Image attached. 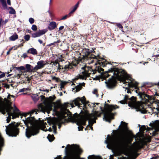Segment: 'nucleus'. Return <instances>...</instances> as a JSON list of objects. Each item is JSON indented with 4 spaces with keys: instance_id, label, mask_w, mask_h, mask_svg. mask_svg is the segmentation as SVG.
<instances>
[{
    "instance_id": "1",
    "label": "nucleus",
    "mask_w": 159,
    "mask_h": 159,
    "mask_svg": "<svg viewBox=\"0 0 159 159\" xmlns=\"http://www.w3.org/2000/svg\"><path fill=\"white\" fill-rule=\"evenodd\" d=\"M96 70L98 72L101 73L100 79L102 81L103 80H106L105 83L106 86L110 89H114L116 86V77L120 76L122 74L121 73H124V70L115 67L111 68L105 72H103L104 69L98 66Z\"/></svg>"
},
{
    "instance_id": "2",
    "label": "nucleus",
    "mask_w": 159,
    "mask_h": 159,
    "mask_svg": "<svg viewBox=\"0 0 159 159\" xmlns=\"http://www.w3.org/2000/svg\"><path fill=\"white\" fill-rule=\"evenodd\" d=\"M41 101L38 105V110L37 109H33L27 112L23 113L22 116L25 117H26L27 115L30 114L31 115L34 112L35 114H37V111L42 112L45 113L47 112L48 114L52 109V107H54V111H56L57 108H60L61 110L66 107V104L65 103V105H62L60 101V100H57L56 102H53V100H41Z\"/></svg>"
},
{
    "instance_id": "3",
    "label": "nucleus",
    "mask_w": 159,
    "mask_h": 159,
    "mask_svg": "<svg viewBox=\"0 0 159 159\" xmlns=\"http://www.w3.org/2000/svg\"><path fill=\"white\" fill-rule=\"evenodd\" d=\"M104 108L100 107L102 112L104 113L103 119L106 121L110 123L111 119H113L114 114L111 112V111L116 108H119V106L116 105H110L106 103V102H105L103 104Z\"/></svg>"
},
{
    "instance_id": "4",
    "label": "nucleus",
    "mask_w": 159,
    "mask_h": 159,
    "mask_svg": "<svg viewBox=\"0 0 159 159\" xmlns=\"http://www.w3.org/2000/svg\"><path fill=\"white\" fill-rule=\"evenodd\" d=\"M85 117L89 120L88 125H93L94 123H96V120L92 118L91 115L88 113L85 110L84 111L81 110L79 114L73 118V122H76V125H79L84 122Z\"/></svg>"
},
{
    "instance_id": "5",
    "label": "nucleus",
    "mask_w": 159,
    "mask_h": 159,
    "mask_svg": "<svg viewBox=\"0 0 159 159\" xmlns=\"http://www.w3.org/2000/svg\"><path fill=\"white\" fill-rule=\"evenodd\" d=\"M15 122H13L7 126L6 125V132L9 136L16 137L18 134L19 129L17 128L18 124H15Z\"/></svg>"
},
{
    "instance_id": "6",
    "label": "nucleus",
    "mask_w": 159,
    "mask_h": 159,
    "mask_svg": "<svg viewBox=\"0 0 159 159\" xmlns=\"http://www.w3.org/2000/svg\"><path fill=\"white\" fill-rule=\"evenodd\" d=\"M24 122L27 127L25 129V136L28 139L30 138L32 135H34L37 134L39 132V130L37 127L33 125H30L29 127L28 124L29 123L26 122V120L23 119L22 120Z\"/></svg>"
},
{
    "instance_id": "7",
    "label": "nucleus",
    "mask_w": 159,
    "mask_h": 159,
    "mask_svg": "<svg viewBox=\"0 0 159 159\" xmlns=\"http://www.w3.org/2000/svg\"><path fill=\"white\" fill-rule=\"evenodd\" d=\"M128 103V106L132 109H135L136 111H140L142 114H145L146 111L145 110L141 111V108H143V102L141 101H137V100H130Z\"/></svg>"
},
{
    "instance_id": "8",
    "label": "nucleus",
    "mask_w": 159,
    "mask_h": 159,
    "mask_svg": "<svg viewBox=\"0 0 159 159\" xmlns=\"http://www.w3.org/2000/svg\"><path fill=\"white\" fill-rule=\"evenodd\" d=\"M5 101L4 103L6 106V109L7 114H8L9 116H11L13 114V112H11V110L13 107L11 106V102L10 101V100H4Z\"/></svg>"
},
{
    "instance_id": "9",
    "label": "nucleus",
    "mask_w": 159,
    "mask_h": 159,
    "mask_svg": "<svg viewBox=\"0 0 159 159\" xmlns=\"http://www.w3.org/2000/svg\"><path fill=\"white\" fill-rule=\"evenodd\" d=\"M89 76V73L85 70L82 72L81 74L79 75L78 76H77L76 77L73 79L72 80L74 82H76L75 81L79 79L86 80L87 78Z\"/></svg>"
},
{
    "instance_id": "10",
    "label": "nucleus",
    "mask_w": 159,
    "mask_h": 159,
    "mask_svg": "<svg viewBox=\"0 0 159 159\" xmlns=\"http://www.w3.org/2000/svg\"><path fill=\"white\" fill-rule=\"evenodd\" d=\"M31 116L30 115L29 117H27V118L25 117V119H24V120H26V122L30 124V125H33L37 127L36 124L37 120L35 119L34 116L31 117Z\"/></svg>"
},
{
    "instance_id": "11",
    "label": "nucleus",
    "mask_w": 159,
    "mask_h": 159,
    "mask_svg": "<svg viewBox=\"0 0 159 159\" xmlns=\"http://www.w3.org/2000/svg\"><path fill=\"white\" fill-rule=\"evenodd\" d=\"M47 31V29L39 30L35 33L32 34V37L34 38L40 37V36L44 34Z\"/></svg>"
},
{
    "instance_id": "12",
    "label": "nucleus",
    "mask_w": 159,
    "mask_h": 159,
    "mask_svg": "<svg viewBox=\"0 0 159 159\" xmlns=\"http://www.w3.org/2000/svg\"><path fill=\"white\" fill-rule=\"evenodd\" d=\"M139 98L141 99H155L154 98H151L149 95L145 93L144 92H139L138 94Z\"/></svg>"
},
{
    "instance_id": "13",
    "label": "nucleus",
    "mask_w": 159,
    "mask_h": 159,
    "mask_svg": "<svg viewBox=\"0 0 159 159\" xmlns=\"http://www.w3.org/2000/svg\"><path fill=\"white\" fill-rule=\"evenodd\" d=\"M47 62L44 61L43 60H40L38 61L37 62V65L36 66L34 67V70L36 71L38 69H40L44 67V66L46 64Z\"/></svg>"
},
{
    "instance_id": "14",
    "label": "nucleus",
    "mask_w": 159,
    "mask_h": 159,
    "mask_svg": "<svg viewBox=\"0 0 159 159\" xmlns=\"http://www.w3.org/2000/svg\"><path fill=\"white\" fill-rule=\"evenodd\" d=\"M76 84L78 85L75 88H73L72 90L74 93L80 91L81 89L82 86H84L85 85V83L84 82L77 83Z\"/></svg>"
},
{
    "instance_id": "15",
    "label": "nucleus",
    "mask_w": 159,
    "mask_h": 159,
    "mask_svg": "<svg viewBox=\"0 0 159 159\" xmlns=\"http://www.w3.org/2000/svg\"><path fill=\"white\" fill-rule=\"evenodd\" d=\"M86 100H73V102H74L75 105L76 106L78 107V108H80L81 104H83V107L85 106L84 103H85V101Z\"/></svg>"
},
{
    "instance_id": "16",
    "label": "nucleus",
    "mask_w": 159,
    "mask_h": 159,
    "mask_svg": "<svg viewBox=\"0 0 159 159\" xmlns=\"http://www.w3.org/2000/svg\"><path fill=\"white\" fill-rule=\"evenodd\" d=\"M125 137L124 136H121L120 138L116 137L115 139V142L116 144H120L124 142L125 140Z\"/></svg>"
},
{
    "instance_id": "17",
    "label": "nucleus",
    "mask_w": 159,
    "mask_h": 159,
    "mask_svg": "<svg viewBox=\"0 0 159 159\" xmlns=\"http://www.w3.org/2000/svg\"><path fill=\"white\" fill-rule=\"evenodd\" d=\"M130 80V82H127L126 81H125L124 82V84H125L126 83H128V87H135V89H136L137 86L138 84V83L136 82H134L133 81Z\"/></svg>"
},
{
    "instance_id": "18",
    "label": "nucleus",
    "mask_w": 159,
    "mask_h": 159,
    "mask_svg": "<svg viewBox=\"0 0 159 159\" xmlns=\"http://www.w3.org/2000/svg\"><path fill=\"white\" fill-rule=\"evenodd\" d=\"M71 147H72L73 149L74 150L75 152L79 154L82 152V150L80 148L76 145L73 144L71 145Z\"/></svg>"
},
{
    "instance_id": "19",
    "label": "nucleus",
    "mask_w": 159,
    "mask_h": 159,
    "mask_svg": "<svg viewBox=\"0 0 159 159\" xmlns=\"http://www.w3.org/2000/svg\"><path fill=\"white\" fill-rule=\"evenodd\" d=\"M57 26L56 22L54 21H52L50 23L48 28L49 30L51 31L55 29Z\"/></svg>"
},
{
    "instance_id": "20",
    "label": "nucleus",
    "mask_w": 159,
    "mask_h": 159,
    "mask_svg": "<svg viewBox=\"0 0 159 159\" xmlns=\"http://www.w3.org/2000/svg\"><path fill=\"white\" fill-rule=\"evenodd\" d=\"M84 52L85 53V56L88 58H93V57H91L90 54L92 52V50L89 49H86L84 50Z\"/></svg>"
},
{
    "instance_id": "21",
    "label": "nucleus",
    "mask_w": 159,
    "mask_h": 159,
    "mask_svg": "<svg viewBox=\"0 0 159 159\" xmlns=\"http://www.w3.org/2000/svg\"><path fill=\"white\" fill-rule=\"evenodd\" d=\"M25 67L26 69V71L27 72H34L36 71L34 70V67L30 64H26Z\"/></svg>"
},
{
    "instance_id": "22",
    "label": "nucleus",
    "mask_w": 159,
    "mask_h": 159,
    "mask_svg": "<svg viewBox=\"0 0 159 159\" xmlns=\"http://www.w3.org/2000/svg\"><path fill=\"white\" fill-rule=\"evenodd\" d=\"M27 52L28 53H30L34 55H37V52L36 50L34 48H29L27 51Z\"/></svg>"
},
{
    "instance_id": "23",
    "label": "nucleus",
    "mask_w": 159,
    "mask_h": 159,
    "mask_svg": "<svg viewBox=\"0 0 159 159\" xmlns=\"http://www.w3.org/2000/svg\"><path fill=\"white\" fill-rule=\"evenodd\" d=\"M18 38V35L16 33H14L13 34L9 37V39L12 41L15 40Z\"/></svg>"
},
{
    "instance_id": "24",
    "label": "nucleus",
    "mask_w": 159,
    "mask_h": 159,
    "mask_svg": "<svg viewBox=\"0 0 159 159\" xmlns=\"http://www.w3.org/2000/svg\"><path fill=\"white\" fill-rule=\"evenodd\" d=\"M61 120V119H56L55 121V125H53L52 126V128L53 129V130L57 129V127L56 126V125L57 124L59 123L60 121Z\"/></svg>"
},
{
    "instance_id": "25",
    "label": "nucleus",
    "mask_w": 159,
    "mask_h": 159,
    "mask_svg": "<svg viewBox=\"0 0 159 159\" xmlns=\"http://www.w3.org/2000/svg\"><path fill=\"white\" fill-rule=\"evenodd\" d=\"M0 2L1 3L3 9H5L7 8V5L5 0H0Z\"/></svg>"
},
{
    "instance_id": "26",
    "label": "nucleus",
    "mask_w": 159,
    "mask_h": 159,
    "mask_svg": "<svg viewBox=\"0 0 159 159\" xmlns=\"http://www.w3.org/2000/svg\"><path fill=\"white\" fill-rule=\"evenodd\" d=\"M47 138L50 142H52L55 139L53 135H51L50 134L48 135Z\"/></svg>"
},
{
    "instance_id": "27",
    "label": "nucleus",
    "mask_w": 159,
    "mask_h": 159,
    "mask_svg": "<svg viewBox=\"0 0 159 159\" xmlns=\"http://www.w3.org/2000/svg\"><path fill=\"white\" fill-rule=\"evenodd\" d=\"M9 8L10 9L9 13L10 14H15L16 11L12 7H9Z\"/></svg>"
},
{
    "instance_id": "28",
    "label": "nucleus",
    "mask_w": 159,
    "mask_h": 159,
    "mask_svg": "<svg viewBox=\"0 0 159 159\" xmlns=\"http://www.w3.org/2000/svg\"><path fill=\"white\" fill-rule=\"evenodd\" d=\"M15 68L16 70L20 71L25 70V68L24 66H20L18 67H16Z\"/></svg>"
},
{
    "instance_id": "29",
    "label": "nucleus",
    "mask_w": 159,
    "mask_h": 159,
    "mask_svg": "<svg viewBox=\"0 0 159 159\" xmlns=\"http://www.w3.org/2000/svg\"><path fill=\"white\" fill-rule=\"evenodd\" d=\"M41 97H42L41 99H44L45 98H43V97L44 98V97L43 96H41ZM55 98H56V97L54 96V95L53 96H49L48 98L45 99H49V100L55 99Z\"/></svg>"
},
{
    "instance_id": "30",
    "label": "nucleus",
    "mask_w": 159,
    "mask_h": 159,
    "mask_svg": "<svg viewBox=\"0 0 159 159\" xmlns=\"http://www.w3.org/2000/svg\"><path fill=\"white\" fill-rule=\"evenodd\" d=\"M122 96H123V99L125 100V99H134V96H132L130 98L128 99V96L127 95H122Z\"/></svg>"
},
{
    "instance_id": "31",
    "label": "nucleus",
    "mask_w": 159,
    "mask_h": 159,
    "mask_svg": "<svg viewBox=\"0 0 159 159\" xmlns=\"http://www.w3.org/2000/svg\"><path fill=\"white\" fill-rule=\"evenodd\" d=\"M14 107L15 108L14 111H16L20 115V116H22L23 113L21 114V112H20V110H19V109L15 106V105H14Z\"/></svg>"
},
{
    "instance_id": "32",
    "label": "nucleus",
    "mask_w": 159,
    "mask_h": 159,
    "mask_svg": "<svg viewBox=\"0 0 159 159\" xmlns=\"http://www.w3.org/2000/svg\"><path fill=\"white\" fill-rule=\"evenodd\" d=\"M123 123L124 124V128L125 129H126L127 128V124L125 123V122H123L122 121H121V122L120 124L119 125L118 128L116 129V131L118 130L120 128L121 125L122 123Z\"/></svg>"
},
{
    "instance_id": "33",
    "label": "nucleus",
    "mask_w": 159,
    "mask_h": 159,
    "mask_svg": "<svg viewBox=\"0 0 159 159\" xmlns=\"http://www.w3.org/2000/svg\"><path fill=\"white\" fill-rule=\"evenodd\" d=\"M70 14H69L68 15H66L64 16H63L60 19L61 20H64L66 19L67 18L69 17L70 16Z\"/></svg>"
},
{
    "instance_id": "34",
    "label": "nucleus",
    "mask_w": 159,
    "mask_h": 159,
    "mask_svg": "<svg viewBox=\"0 0 159 159\" xmlns=\"http://www.w3.org/2000/svg\"><path fill=\"white\" fill-rule=\"evenodd\" d=\"M30 37L29 35L26 34L24 36V38L26 41H28L30 40Z\"/></svg>"
},
{
    "instance_id": "35",
    "label": "nucleus",
    "mask_w": 159,
    "mask_h": 159,
    "mask_svg": "<svg viewBox=\"0 0 159 159\" xmlns=\"http://www.w3.org/2000/svg\"><path fill=\"white\" fill-rule=\"evenodd\" d=\"M68 82L66 81H62L61 83L60 84L61 87L63 88L64 87V85L67 84Z\"/></svg>"
},
{
    "instance_id": "36",
    "label": "nucleus",
    "mask_w": 159,
    "mask_h": 159,
    "mask_svg": "<svg viewBox=\"0 0 159 159\" xmlns=\"http://www.w3.org/2000/svg\"><path fill=\"white\" fill-rule=\"evenodd\" d=\"M69 69H71L73 68V66H76V65L75 64H73L72 63H70L69 64Z\"/></svg>"
},
{
    "instance_id": "37",
    "label": "nucleus",
    "mask_w": 159,
    "mask_h": 159,
    "mask_svg": "<svg viewBox=\"0 0 159 159\" xmlns=\"http://www.w3.org/2000/svg\"><path fill=\"white\" fill-rule=\"evenodd\" d=\"M31 29L32 30L35 31L37 30V26L35 25H32Z\"/></svg>"
},
{
    "instance_id": "38",
    "label": "nucleus",
    "mask_w": 159,
    "mask_h": 159,
    "mask_svg": "<svg viewBox=\"0 0 159 159\" xmlns=\"http://www.w3.org/2000/svg\"><path fill=\"white\" fill-rule=\"evenodd\" d=\"M77 8L76 7H74V6L72 8V9L70 11V12L69 13V14H71L73 13L77 9Z\"/></svg>"
},
{
    "instance_id": "39",
    "label": "nucleus",
    "mask_w": 159,
    "mask_h": 159,
    "mask_svg": "<svg viewBox=\"0 0 159 159\" xmlns=\"http://www.w3.org/2000/svg\"><path fill=\"white\" fill-rule=\"evenodd\" d=\"M11 98H12L13 99L16 98V96H14V95H11L10 94H8L7 96V98L8 99H10Z\"/></svg>"
},
{
    "instance_id": "40",
    "label": "nucleus",
    "mask_w": 159,
    "mask_h": 159,
    "mask_svg": "<svg viewBox=\"0 0 159 159\" xmlns=\"http://www.w3.org/2000/svg\"><path fill=\"white\" fill-rule=\"evenodd\" d=\"M127 100H121L120 101V103L121 104H127Z\"/></svg>"
},
{
    "instance_id": "41",
    "label": "nucleus",
    "mask_w": 159,
    "mask_h": 159,
    "mask_svg": "<svg viewBox=\"0 0 159 159\" xmlns=\"http://www.w3.org/2000/svg\"><path fill=\"white\" fill-rule=\"evenodd\" d=\"M29 21L31 24H32L34 23V20L33 18H30L29 19Z\"/></svg>"
},
{
    "instance_id": "42",
    "label": "nucleus",
    "mask_w": 159,
    "mask_h": 159,
    "mask_svg": "<svg viewBox=\"0 0 159 159\" xmlns=\"http://www.w3.org/2000/svg\"><path fill=\"white\" fill-rule=\"evenodd\" d=\"M100 64L101 66H102L103 67L106 66V65L107 64V62H101V63H100Z\"/></svg>"
},
{
    "instance_id": "43",
    "label": "nucleus",
    "mask_w": 159,
    "mask_h": 159,
    "mask_svg": "<svg viewBox=\"0 0 159 159\" xmlns=\"http://www.w3.org/2000/svg\"><path fill=\"white\" fill-rule=\"evenodd\" d=\"M69 66L68 65H65L63 68H62V69H65V70H69Z\"/></svg>"
},
{
    "instance_id": "44",
    "label": "nucleus",
    "mask_w": 159,
    "mask_h": 159,
    "mask_svg": "<svg viewBox=\"0 0 159 159\" xmlns=\"http://www.w3.org/2000/svg\"><path fill=\"white\" fill-rule=\"evenodd\" d=\"M86 99V98H85V96H83L82 97L80 98L79 97H78L77 98L75 99Z\"/></svg>"
},
{
    "instance_id": "45",
    "label": "nucleus",
    "mask_w": 159,
    "mask_h": 159,
    "mask_svg": "<svg viewBox=\"0 0 159 159\" xmlns=\"http://www.w3.org/2000/svg\"><path fill=\"white\" fill-rule=\"evenodd\" d=\"M1 73V74H0V78H3L5 76V73H4L2 72V73Z\"/></svg>"
},
{
    "instance_id": "46",
    "label": "nucleus",
    "mask_w": 159,
    "mask_h": 159,
    "mask_svg": "<svg viewBox=\"0 0 159 159\" xmlns=\"http://www.w3.org/2000/svg\"><path fill=\"white\" fill-rule=\"evenodd\" d=\"M92 92L93 93L95 94L97 97H98V95L97 93V89H95Z\"/></svg>"
},
{
    "instance_id": "47",
    "label": "nucleus",
    "mask_w": 159,
    "mask_h": 159,
    "mask_svg": "<svg viewBox=\"0 0 159 159\" xmlns=\"http://www.w3.org/2000/svg\"><path fill=\"white\" fill-rule=\"evenodd\" d=\"M11 116H8L7 119V123H9L10 122L11 120Z\"/></svg>"
},
{
    "instance_id": "48",
    "label": "nucleus",
    "mask_w": 159,
    "mask_h": 159,
    "mask_svg": "<svg viewBox=\"0 0 159 159\" xmlns=\"http://www.w3.org/2000/svg\"><path fill=\"white\" fill-rule=\"evenodd\" d=\"M117 26L120 29H122L123 28V27L120 24V23L117 24Z\"/></svg>"
},
{
    "instance_id": "49",
    "label": "nucleus",
    "mask_w": 159,
    "mask_h": 159,
    "mask_svg": "<svg viewBox=\"0 0 159 159\" xmlns=\"http://www.w3.org/2000/svg\"><path fill=\"white\" fill-rule=\"evenodd\" d=\"M70 146V145L69 144L67 145L66 147V148H65V152L66 155L67 154V147H68V146Z\"/></svg>"
},
{
    "instance_id": "50",
    "label": "nucleus",
    "mask_w": 159,
    "mask_h": 159,
    "mask_svg": "<svg viewBox=\"0 0 159 159\" xmlns=\"http://www.w3.org/2000/svg\"><path fill=\"white\" fill-rule=\"evenodd\" d=\"M78 130L79 131L82 130V129L83 128V127L82 126H79L78 127Z\"/></svg>"
},
{
    "instance_id": "51",
    "label": "nucleus",
    "mask_w": 159,
    "mask_h": 159,
    "mask_svg": "<svg viewBox=\"0 0 159 159\" xmlns=\"http://www.w3.org/2000/svg\"><path fill=\"white\" fill-rule=\"evenodd\" d=\"M26 89H25V88H23V89H20V90H19V92H24L26 90Z\"/></svg>"
},
{
    "instance_id": "52",
    "label": "nucleus",
    "mask_w": 159,
    "mask_h": 159,
    "mask_svg": "<svg viewBox=\"0 0 159 159\" xmlns=\"http://www.w3.org/2000/svg\"><path fill=\"white\" fill-rule=\"evenodd\" d=\"M11 116H12V119H15L16 118V116H15V114H14V111H13V114L12 115H11Z\"/></svg>"
},
{
    "instance_id": "53",
    "label": "nucleus",
    "mask_w": 159,
    "mask_h": 159,
    "mask_svg": "<svg viewBox=\"0 0 159 159\" xmlns=\"http://www.w3.org/2000/svg\"><path fill=\"white\" fill-rule=\"evenodd\" d=\"M58 78H57L55 76L54 77H52V80H56L57 82L58 81Z\"/></svg>"
},
{
    "instance_id": "54",
    "label": "nucleus",
    "mask_w": 159,
    "mask_h": 159,
    "mask_svg": "<svg viewBox=\"0 0 159 159\" xmlns=\"http://www.w3.org/2000/svg\"><path fill=\"white\" fill-rule=\"evenodd\" d=\"M22 56L24 58H25L27 57V55L26 53H24L23 54Z\"/></svg>"
},
{
    "instance_id": "55",
    "label": "nucleus",
    "mask_w": 159,
    "mask_h": 159,
    "mask_svg": "<svg viewBox=\"0 0 159 159\" xmlns=\"http://www.w3.org/2000/svg\"><path fill=\"white\" fill-rule=\"evenodd\" d=\"M64 28V26H61L59 28V30H63Z\"/></svg>"
},
{
    "instance_id": "56",
    "label": "nucleus",
    "mask_w": 159,
    "mask_h": 159,
    "mask_svg": "<svg viewBox=\"0 0 159 159\" xmlns=\"http://www.w3.org/2000/svg\"><path fill=\"white\" fill-rule=\"evenodd\" d=\"M14 114L15 115L16 118L19 117V115H20L18 113H16L14 112Z\"/></svg>"
},
{
    "instance_id": "57",
    "label": "nucleus",
    "mask_w": 159,
    "mask_h": 159,
    "mask_svg": "<svg viewBox=\"0 0 159 159\" xmlns=\"http://www.w3.org/2000/svg\"><path fill=\"white\" fill-rule=\"evenodd\" d=\"M7 2L8 5H11V3L10 2V0H7Z\"/></svg>"
},
{
    "instance_id": "58",
    "label": "nucleus",
    "mask_w": 159,
    "mask_h": 159,
    "mask_svg": "<svg viewBox=\"0 0 159 159\" xmlns=\"http://www.w3.org/2000/svg\"><path fill=\"white\" fill-rule=\"evenodd\" d=\"M79 4V2H78L75 4V6H74V7H76V8H78V7Z\"/></svg>"
},
{
    "instance_id": "59",
    "label": "nucleus",
    "mask_w": 159,
    "mask_h": 159,
    "mask_svg": "<svg viewBox=\"0 0 159 159\" xmlns=\"http://www.w3.org/2000/svg\"><path fill=\"white\" fill-rule=\"evenodd\" d=\"M38 41L40 44H42L43 43V41L40 39H39Z\"/></svg>"
},
{
    "instance_id": "60",
    "label": "nucleus",
    "mask_w": 159,
    "mask_h": 159,
    "mask_svg": "<svg viewBox=\"0 0 159 159\" xmlns=\"http://www.w3.org/2000/svg\"><path fill=\"white\" fill-rule=\"evenodd\" d=\"M2 21V18H0V27L1 26V23Z\"/></svg>"
},
{
    "instance_id": "61",
    "label": "nucleus",
    "mask_w": 159,
    "mask_h": 159,
    "mask_svg": "<svg viewBox=\"0 0 159 159\" xmlns=\"http://www.w3.org/2000/svg\"><path fill=\"white\" fill-rule=\"evenodd\" d=\"M57 64H58V69H60V67H61V66H60V65H59V63L58 62H56V65Z\"/></svg>"
},
{
    "instance_id": "62",
    "label": "nucleus",
    "mask_w": 159,
    "mask_h": 159,
    "mask_svg": "<svg viewBox=\"0 0 159 159\" xmlns=\"http://www.w3.org/2000/svg\"><path fill=\"white\" fill-rule=\"evenodd\" d=\"M55 43H51L50 44H49L48 45L49 46H52V45H53Z\"/></svg>"
},
{
    "instance_id": "63",
    "label": "nucleus",
    "mask_w": 159,
    "mask_h": 159,
    "mask_svg": "<svg viewBox=\"0 0 159 159\" xmlns=\"http://www.w3.org/2000/svg\"><path fill=\"white\" fill-rule=\"evenodd\" d=\"M7 81L9 82V83H11V82H12V80H10V79H8L7 80Z\"/></svg>"
},
{
    "instance_id": "64",
    "label": "nucleus",
    "mask_w": 159,
    "mask_h": 159,
    "mask_svg": "<svg viewBox=\"0 0 159 159\" xmlns=\"http://www.w3.org/2000/svg\"><path fill=\"white\" fill-rule=\"evenodd\" d=\"M52 129L50 127L48 129V131H52Z\"/></svg>"
}]
</instances>
